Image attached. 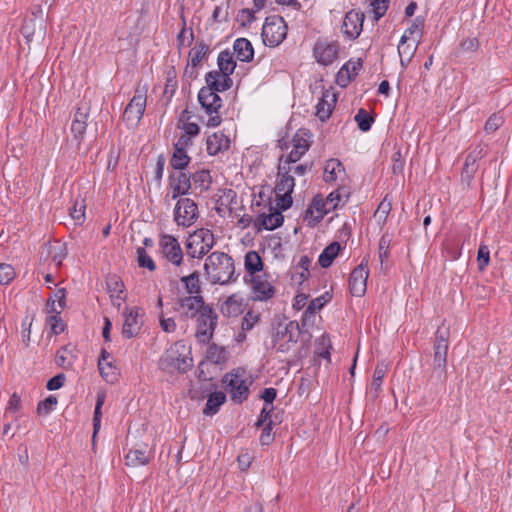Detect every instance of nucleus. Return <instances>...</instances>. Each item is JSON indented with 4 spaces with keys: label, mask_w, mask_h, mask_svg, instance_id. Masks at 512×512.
<instances>
[{
    "label": "nucleus",
    "mask_w": 512,
    "mask_h": 512,
    "mask_svg": "<svg viewBox=\"0 0 512 512\" xmlns=\"http://www.w3.org/2000/svg\"><path fill=\"white\" fill-rule=\"evenodd\" d=\"M204 271L212 285H228L237 279L234 260L224 252L215 251L208 255L205 259Z\"/></svg>",
    "instance_id": "1"
},
{
    "label": "nucleus",
    "mask_w": 512,
    "mask_h": 512,
    "mask_svg": "<svg viewBox=\"0 0 512 512\" xmlns=\"http://www.w3.org/2000/svg\"><path fill=\"white\" fill-rule=\"evenodd\" d=\"M294 186L295 179L291 174L290 166L282 164V158H280L275 184L277 206L280 210L285 211L291 207Z\"/></svg>",
    "instance_id": "2"
},
{
    "label": "nucleus",
    "mask_w": 512,
    "mask_h": 512,
    "mask_svg": "<svg viewBox=\"0 0 512 512\" xmlns=\"http://www.w3.org/2000/svg\"><path fill=\"white\" fill-rule=\"evenodd\" d=\"M448 339L449 331L447 329L438 328L433 345L432 377H435L439 382H445L447 378Z\"/></svg>",
    "instance_id": "3"
},
{
    "label": "nucleus",
    "mask_w": 512,
    "mask_h": 512,
    "mask_svg": "<svg viewBox=\"0 0 512 512\" xmlns=\"http://www.w3.org/2000/svg\"><path fill=\"white\" fill-rule=\"evenodd\" d=\"M300 335L298 322L279 323L272 334L273 348L280 353H288L297 343Z\"/></svg>",
    "instance_id": "4"
},
{
    "label": "nucleus",
    "mask_w": 512,
    "mask_h": 512,
    "mask_svg": "<svg viewBox=\"0 0 512 512\" xmlns=\"http://www.w3.org/2000/svg\"><path fill=\"white\" fill-rule=\"evenodd\" d=\"M21 33L29 44L34 37L43 39L46 34V20L40 4H33L24 19Z\"/></svg>",
    "instance_id": "5"
},
{
    "label": "nucleus",
    "mask_w": 512,
    "mask_h": 512,
    "mask_svg": "<svg viewBox=\"0 0 512 512\" xmlns=\"http://www.w3.org/2000/svg\"><path fill=\"white\" fill-rule=\"evenodd\" d=\"M147 103L146 86H137L133 97L125 107L123 113V121L128 127H136L143 117Z\"/></svg>",
    "instance_id": "6"
},
{
    "label": "nucleus",
    "mask_w": 512,
    "mask_h": 512,
    "mask_svg": "<svg viewBox=\"0 0 512 512\" xmlns=\"http://www.w3.org/2000/svg\"><path fill=\"white\" fill-rule=\"evenodd\" d=\"M288 26L285 20L278 15L269 16L265 19L261 36L268 47H277L286 38Z\"/></svg>",
    "instance_id": "7"
},
{
    "label": "nucleus",
    "mask_w": 512,
    "mask_h": 512,
    "mask_svg": "<svg viewBox=\"0 0 512 512\" xmlns=\"http://www.w3.org/2000/svg\"><path fill=\"white\" fill-rule=\"evenodd\" d=\"M214 234L209 229H198L192 233L186 242V252L191 258L204 257L214 246Z\"/></svg>",
    "instance_id": "8"
},
{
    "label": "nucleus",
    "mask_w": 512,
    "mask_h": 512,
    "mask_svg": "<svg viewBox=\"0 0 512 512\" xmlns=\"http://www.w3.org/2000/svg\"><path fill=\"white\" fill-rule=\"evenodd\" d=\"M225 384L227 391L231 395L232 401L235 403L244 402L249 395V385L246 378V372L243 369L233 370L230 373L224 375L222 379Z\"/></svg>",
    "instance_id": "9"
},
{
    "label": "nucleus",
    "mask_w": 512,
    "mask_h": 512,
    "mask_svg": "<svg viewBox=\"0 0 512 512\" xmlns=\"http://www.w3.org/2000/svg\"><path fill=\"white\" fill-rule=\"evenodd\" d=\"M197 317L196 338L201 343H209L217 327L218 316L214 309L209 305L201 310Z\"/></svg>",
    "instance_id": "10"
},
{
    "label": "nucleus",
    "mask_w": 512,
    "mask_h": 512,
    "mask_svg": "<svg viewBox=\"0 0 512 512\" xmlns=\"http://www.w3.org/2000/svg\"><path fill=\"white\" fill-rule=\"evenodd\" d=\"M199 218L196 202L190 198H179L174 208V221L178 226L190 227Z\"/></svg>",
    "instance_id": "11"
},
{
    "label": "nucleus",
    "mask_w": 512,
    "mask_h": 512,
    "mask_svg": "<svg viewBox=\"0 0 512 512\" xmlns=\"http://www.w3.org/2000/svg\"><path fill=\"white\" fill-rule=\"evenodd\" d=\"M202 295H187L178 297L174 303V310L184 319H192L208 307Z\"/></svg>",
    "instance_id": "12"
},
{
    "label": "nucleus",
    "mask_w": 512,
    "mask_h": 512,
    "mask_svg": "<svg viewBox=\"0 0 512 512\" xmlns=\"http://www.w3.org/2000/svg\"><path fill=\"white\" fill-rule=\"evenodd\" d=\"M159 248L162 256L172 265L179 267L183 263V252L178 240L170 235H161Z\"/></svg>",
    "instance_id": "13"
},
{
    "label": "nucleus",
    "mask_w": 512,
    "mask_h": 512,
    "mask_svg": "<svg viewBox=\"0 0 512 512\" xmlns=\"http://www.w3.org/2000/svg\"><path fill=\"white\" fill-rule=\"evenodd\" d=\"M340 51V45L336 41L318 40L313 48L315 60L323 65L332 64L337 58Z\"/></svg>",
    "instance_id": "14"
},
{
    "label": "nucleus",
    "mask_w": 512,
    "mask_h": 512,
    "mask_svg": "<svg viewBox=\"0 0 512 512\" xmlns=\"http://www.w3.org/2000/svg\"><path fill=\"white\" fill-rule=\"evenodd\" d=\"M368 275V263L363 259L361 263L353 269L349 277V288L353 296L361 297L365 294Z\"/></svg>",
    "instance_id": "15"
},
{
    "label": "nucleus",
    "mask_w": 512,
    "mask_h": 512,
    "mask_svg": "<svg viewBox=\"0 0 512 512\" xmlns=\"http://www.w3.org/2000/svg\"><path fill=\"white\" fill-rule=\"evenodd\" d=\"M191 188V176L184 170H176L169 175V189L171 198L177 199L188 194Z\"/></svg>",
    "instance_id": "16"
},
{
    "label": "nucleus",
    "mask_w": 512,
    "mask_h": 512,
    "mask_svg": "<svg viewBox=\"0 0 512 512\" xmlns=\"http://www.w3.org/2000/svg\"><path fill=\"white\" fill-rule=\"evenodd\" d=\"M293 149L282 159V164L289 165L295 164L301 157L308 151L310 143L308 141V134L305 131L299 130L292 139ZM283 158V156L281 157Z\"/></svg>",
    "instance_id": "17"
},
{
    "label": "nucleus",
    "mask_w": 512,
    "mask_h": 512,
    "mask_svg": "<svg viewBox=\"0 0 512 512\" xmlns=\"http://www.w3.org/2000/svg\"><path fill=\"white\" fill-rule=\"evenodd\" d=\"M141 309L139 307L126 308L123 312L124 323L122 334L124 337L130 339L139 334L142 327V320L140 317Z\"/></svg>",
    "instance_id": "18"
},
{
    "label": "nucleus",
    "mask_w": 512,
    "mask_h": 512,
    "mask_svg": "<svg viewBox=\"0 0 512 512\" xmlns=\"http://www.w3.org/2000/svg\"><path fill=\"white\" fill-rule=\"evenodd\" d=\"M250 281L255 300L267 301L275 295V288L266 274L254 275Z\"/></svg>",
    "instance_id": "19"
},
{
    "label": "nucleus",
    "mask_w": 512,
    "mask_h": 512,
    "mask_svg": "<svg viewBox=\"0 0 512 512\" xmlns=\"http://www.w3.org/2000/svg\"><path fill=\"white\" fill-rule=\"evenodd\" d=\"M363 21V13L355 10L347 12L342 25L343 33L351 39H356L362 31Z\"/></svg>",
    "instance_id": "20"
},
{
    "label": "nucleus",
    "mask_w": 512,
    "mask_h": 512,
    "mask_svg": "<svg viewBox=\"0 0 512 512\" xmlns=\"http://www.w3.org/2000/svg\"><path fill=\"white\" fill-rule=\"evenodd\" d=\"M237 204V193L232 189L220 190L216 200L215 210L218 215L225 217L231 216Z\"/></svg>",
    "instance_id": "21"
},
{
    "label": "nucleus",
    "mask_w": 512,
    "mask_h": 512,
    "mask_svg": "<svg viewBox=\"0 0 512 512\" xmlns=\"http://www.w3.org/2000/svg\"><path fill=\"white\" fill-rule=\"evenodd\" d=\"M198 101L207 114L218 112L222 106L220 96L212 88L205 86L198 93Z\"/></svg>",
    "instance_id": "22"
},
{
    "label": "nucleus",
    "mask_w": 512,
    "mask_h": 512,
    "mask_svg": "<svg viewBox=\"0 0 512 512\" xmlns=\"http://www.w3.org/2000/svg\"><path fill=\"white\" fill-rule=\"evenodd\" d=\"M313 207L317 211V215L314 216V211L311 208H308L305 212V220H308L311 225L315 224V222H319L323 219V217L330 213L331 211L338 208V202L335 204L332 203V198H326L325 201L314 199Z\"/></svg>",
    "instance_id": "23"
},
{
    "label": "nucleus",
    "mask_w": 512,
    "mask_h": 512,
    "mask_svg": "<svg viewBox=\"0 0 512 512\" xmlns=\"http://www.w3.org/2000/svg\"><path fill=\"white\" fill-rule=\"evenodd\" d=\"M230 147V139L223 132H215L207 137L206 149L209 155H217Z\"/></svg>",
    "instance_id": "24"
},
{
    "label": "nucleus",
    "mask_w": 512,
    "mask_h": 512,
    "mask_svg": "<svg viewBox=\"0 0 512 512\" xmlns=\"http://www.w3.org/2000/svg\"><path fill=\"white\" fill-rule=\"evenodd\" d=\"M244 311V299L238 294L229 296L220 306V312L225 317H237Z\"/></svg>",
    "instance_id": "25"
},
{
    "label": "nucleus",
    "mask_w": 512,
    "mask_h": 512,
    "mask_svg": "<svg viewBox=\"0 0 512 512\" xmlns=\"http://www.w3.org/2000/svg\"><path fill=\"white\" fill-rule=\"evenodd\" d=\"M153 458V453L147 450V446L131 449L125 455V464L131 467L146 465Z\"/></svg>",
    "instance_id": "26"
},
{
    "label": "nucleus",
    "mask_w": 512,
    "mask_h": 512,
    "mask_svg": "<svg viewBox=\"0 0 512 512\" xmlns=\"http://www.w3.org/2000/svg\"><path fill=\"white\" fill-rule=\"evenodd\" d=\"M205 80L207 86L216 92L228 90L232 85L230 76H225L223 73H220L217 70L208 72L205 76Z\"/></svg>",
    "instance_id": "27"
},
{
    "label": "nucleus",
    "mask_w": 512,
    "mask_h": 512,
    "mask_svg": "<svg viewBox=\"0 0 512 512\" xmlns=\"http://www.w3.org/2000/svg\"><path fill=\"white\" fill-rule=\"evenodd\" d=\"M345 168L338 159H329L324 166L323 179L327 183L336 182L345 176Z\"/></svg>",
    "instance_id": "28"
},
{
    "label": "nucleus",
    "mask_w": 512,
    "mask_h": 512,
    "mask_svg": "<svg viewBox=\"0 0 512 512\" xmlns=\"http://www.w3.org/2000/svg\"><path fill=\"white\" fill-rule=\"evenodd\" d=\"M106 285L107 292L110 295L113 305L120 307L121 303L125 299L123 282L118 277L112 276L107 279Z\"/></svg>",
    "instance_id": "29"
},
{
    "label": "nucleus",
    "mask_w": 512,
    "mask_h": 512,
    "mask_svg": "<svg viewBox=\"0 0 512 512\" xmlns=\"http://www.w3.org/2000/svg\"><path fill=\"white\" fill-rule=\"evenodd\" d=\"M234 53L238 60L249 62L253 59L254 49L251 42L246 38H238L233 45Z\"/></svg>",
    "instance_id": "30"
},
{
    "label": "nucleus",
    "mask_w": 512,
    "mask_h": 512,
    "mask_svg": "<svg viewBox=\"0 0 512 512\" xmlns=\"http://www.w3.org/2000/svg\"><path fill=\"white\" fill-rule=\"evenodd\" d=\"M180 281L189 295H201L202 283L198 271H193L188 275L181 276Z\"/></svg>",
    "instance_id": "31"
},
{
    "label": "nucleus",
    "mask_w": 512,
    "mask_h": 512,
    "mask_svg": "<svg viewBox=\"0 0 512 512\" xmlns=\"http://www.w3.org/2000/svg\"><path fill=\"white\" fill-rule=\"evenodd\" d=\"M336 102L334 94H324L316 105V115L321 121L327 120L331 113L333 104Z\"/></svg>",
    "instance_id": "32"
},
{
    "label": "nucleus",
    "mask_w": 512,
    "mask_h": 512,
    "mask_svg": "<svg viewBox=\"0 0 512 512\" xmlns=\"http://www.w3.org/2000/svg\"><path fill=\"white\" fill-rule=\"evenodd\" d=\"M406 42L407 35L406 33H404L398 45V54L400 57L401 66L403 68H406L408 66L417 48L416 45L406 44Z\"/></svg>",
    "instance_id": "33"
},
{
    "label": "nucleus",
    "mask_w": 512,
    "mask_h": 512,
    "mask_svg": "<svg viewBox=\"0 0 512 512\" xmlns=\"http://www.w3.org/2000/svg\"><path fill=\"white\" fill-rule=\"evenodd\" d=\"M341 250V245L338 242L329 244L320 254L318 262L323 268H328L332 265L334 259L337 257Z\"/></svg>",
    "instance_id": "34"
},
{
    "label": "nucleus",
    "mask_w": 512,
    "mask_h": 512,
    "mask_svg": "<svg viewBox=\"0 0 512 512\" xmlns=\"http://www.w3.org/2000/svg\"><path fill=\"white\" fill-rule=\"evenodd\" d=\"M244 266L252 277L263 270V261L256 251H248L244 258Z\"/></svg>",
    "instance_id": "35"
},
{
    "label": "nucleus",
    "mask_w": 512,
    "mask_h": 512,
    "mask_svg": "<svg viewBox=\"0 0 512 512\" xmlns=\"http://www.w3.org/2000/svg\"><path fill=\"white\" fill-rule=\"evenodd\" d=\"M217 63L219 67L218 72L223 73L225 76H230L236 67V62L234 61L232 53L229 50H224L219 53Z\"/></svg>",
    "instance_id": "36"
},
{
    "label": "nucleus",
    "mask_w": 512,
    "mask_h": 512,
    "mask_svg": "<svg viewBox=\"0 0 512 512\" xmlns=\"http://www.w3.org/2000/svg\"><path fill=\"white\" fill-rule=\"evenodd\" d=\"M226 401V395L221 391L213 392L209 395L206 406L203 410L205 415H214L218 412L220 406Z\"/></svg>",
    "instance_id": "37"
},
{
    "label": "nucleus",
    "mask_w": 512,
    "mask_h": 512,
    "mask_svg": "<svg viewBox=\"0 0 512 512\" xmlns=\"http://www.w3.org/2000/svg\"><path fill=\"white\" fill-rule=\"evenodd\" d=\"M284 217L280 211H273L260 216V222L265 230H274L282 225Z\"/></svg>",
    "instance_id": "38"
},
{
    "label": "nucleus",
    "mask_w": 512,
    "mask_h": 512,
    "mask_svg": "<svg viewBox=\"0 0 512 512\" xmlns=\"http://www.w3.org/2000/svg\"><path fill=\"white\" fill-rule=\"evenodd\" d=\"M191 158L187 151L174 146V152L170 159V164L174 170H184L190 163Z\"/></svg>",
    "instance_id": "39"
},
{
    "label": "nucleus",
    "mask_w": 512,
    "mask_h": 512,
    "mask_svg": "<svg viewBox=\"0 0 512 512\" xmlns=\"http://www.w3.org/2000/svg\"><path fill=\"white\" fill-rule=\"evenodd\" d=\"M48 255L55 263V265L59 267L62 264V261L67 256V249L65 244L56 241L53 244L49 245Z\"/></svg>",
    "instance_id": "40"
},
{
    "label": "nucleus",
    "mask_w": 512,
    "mask_h": 512,
    "mask_svg": "<svg viewBox=\"0 0 512 512\" xmlns=\"http://www.w3.org/2000/svg\"><path fill=\"white\" fill-rule=\"evenodd\" d=\"M208 52V46L204 42H197L189 51L188 58L192 67H197Z\"/></svg>",
    "instance_id": "41"
},
{
    "label": "nucleus",
    "mask_w": 512,
    "mask_h": 512,
    "mask_svg": "<svg viewBox=\"0 0 512 512\" xmlns=\"http://www.w3.org/2000/svg\"><path fill=\"white\" fill-rule=\"evenodd\" d=\"M387 370L388 367L384 363H378L375 367L371 382V389L374 390L375 396H377L381 390L382 381L387 373Z\"/></svg>",
    "instance_id": "42"
},
{
    "label": "nucleus",
    "mask_w": 512,
    "mask_h": 512,
    "mask_svg": "<svg viewBox=\"0 0 512 512\" xmlns=\"http://www.w3.org/2000/svg\"><path fill=\"white\" fill-rule=\"evenodd\" d=\"M191 181L196 187H199L201 191H206L211 185L212 178L208 170H200L193 173Z\"/></svg>",
    "instance_id": "43"
},
{
    "label": "nucleus",
    "mask_w": 512,
    "mask_h": 512,
    "mask_svg": "<svg viewBox=\"0 0 512 512\" xmlns=\"http://www.w3.org/2000/svg\"><path fill=\"white\" fill-rule=\"evenodd\" d=\"M207 358L215 364L224 363L227 359L226 350L216 344H211L207 350Z\"/></svg>",
    "instance_id": "44"
},
{
    "label": "nucleus",
    "mask_w": 512,
    "mask_h": 512,
    "mask_svg": "<svg viewBox=\"0 0 512 512\" xmlns=\"http://www.w3.org/2000/svg\"><path fill=\"white\" fill-rule=\"evenodd\" d=\"M188 111L184 110L181 114V117L179 119V123L183 122L182 126L179 125V127L184 131L185 135L195 137L199 134V126L194 122H189L190 117L187 116Z\"/></svg>",
    "instance_id": "45"
},
{
    "label": "nucleus",
    "mask_w": 512,
    "mask_h": 512,
    "mask_svg": "<svg viewBox=\"0 0 512 512\" xmlns=\"http://www.w3.org/2000/svg\"><path fill=\"white\" fill-rule=\"evenodd\" d=\"M354 120L356 121L358 128L363 132L370 130L371 125L374 122L373 117L363 108L358 110Z\"/></svg>",
    "instance_id": "46"
},
{
    "label": "nucleus",
    "mask_w": 512,
    "mask_h": 512,
    "mask_svg": "<svg viewBox=\"0 0 512 512\" xmlns=\"http://www.w3.org/2000/svg\"><path fill=\"white\" fill-rule=\"evenodd\" d=\"M136 254L137 263L140 267L147 268L149 271H154L156 269L154 260L147 254L144 247H138Z\"/></svg>",
    "instance_id": "47"
},
{
    "label": "nucleus",
    "mask_w": 512,
    "mask_h": 512,
    "mask_svg": "<svg viewBox=\"0 0 512 512\" xmlns=\"http://www.w3.org/2000/svg\"><path fill=\"white\" fill-rule=\"evenodd\" d=\"M330 339L326 335L321 336L316 342V354L324 359H330Z\"/></svg>",
    "instance_id": "48"
},
{
    "label": "nucleus",
    "mask_w": 512,
    "mask_h": 512,
    "mask_svg": "<svg viewBox=\"0 0 512 512\" xmlns=\"http://www.w3.org/2000/svg\"><path fill=\"white\" fill-rule=\"evenodd\" d=\"M70 216L77 223L81 224L85 220V204L84 200L76 201L72 208H70Z\"/></svg>",
    "instance_id": "49"
},
{
    "label": "nucleus",
    "mask_w": 512,
    "mask_h": 512,
    "mask_svg": "<svg viewBox=\"0 0 512 512\" xmlns=\"http://www.w3.org/2000/svg\"><path fill=\"white\" fill-rule=\"evenodd\" d=\"M260 10H255V7L253 6L252 9L249 8H243L238 12V21L240 22L241 26H249L252 22L255 21V13L259 12Z\"/></svg>",
    "instance_id": "50"
},
{
    "label": "nucleus",
    "mask_w": 512,
    "mask_h": 512,
    "mask_svg": "<svg viewBox=\"0 0 512 512\" xmlns=\"http://www.w3.org/2000/svg\"><path fill=\"white\" fill-rule=\"evenodd\" d=\"M106 351L102 352L101 358L98 362V368L100 371V374L103 378H105L107 381L112 380L114 376V368L110 363H107L106 366L104 365V361L106 360Z\"/></svg>",
    "instance_id": "51"
},
{
    "label": "nucleus",
    "mask_w": 512,
    "mask_h": 512,
    "mask_svg": "<svg viewBox=\"0 0 512 512\" xmlns=\"http://www.w3.org/2000/svg\"><path fill=\"white\" fill-rule=\"evenodd\" d=\"M503 123V117L497 113H494L486 121L484 130L487 134L494 133L500 126H502Z\"/></svg>",
    "instance_id": "52"
},
{
    "label": "nucleus",
    "mask_w": 512,
    "mask_h": 512,
    "mask_svg": "<svg viewBox=\"0 0 512 512\" xmlns=\"http://www.w3.org/2000/svg\"><path fill=\"white\" fill-rule=\"evenodd\" d=\"M490 251L486 245H480L477 253V263L479 270L483 271L489 264Z\"/></svg>",
    "instance_id": "53"
},
{
    "label": "nucleus",
    "mask_w": 512,
    "mask_h": 512,
    "mask_svg": "<svg viewBox=\"0 0 512 512\" xmlns=\"http://www.w3.org/2000/svg\"><path fill=\"white\" fill-rule=\"evenodd\" d=\"M348 197L349 193L345 187L337 188L327 196V198H332V203L338 202V207L343 206L347 202Z\"/></svg>",
    "instance_id": "54"
},
{
    "label": "nucleus",
    "mask_w": 512,
    "mask_h": 512,
    "mask_svg": "<svg viewBox=\"0 0 512 512\" xmlns=\"http://www.w3.org/2000/svg\"><path fill=\"white\" fill-rule=\"evenodd\" d=\"M15 277L14 268L9 264H0V284H9Z\"/></svg>",
    "instance_id": "55"
},
{
    "label": "nucleus",
    "mask_w": 512,
    "mask_h": 512,
    "mask_svg": "<svg viewBox=\"0 0 512 512\" xmlns=\"http://www.w3.org/2000/svg\"><path fill=\"white\" fill-rule=\"evenodd\" d=\"M87 122H81L79 120H73L71 124V132L74 136V139L78 144L81 143L83 136L86 132Z\"/></svg>",
    "instance_id": "56"
},
{
    "label": "nucleus",
    "mask_w": 512,
    "mask_h": 512,
    "mask_svg": "<svg viewBox=\"0 0 512 512\" xmlns=\"http://www.w3.org/2000/svg\"><path fill=\"white\" fill-rule=\"evenodd\" d=\"M57 404V398L55 396H48L45 400L40 401L37 406V412L39 414L50 413Z\"/></svg>",
    "instance_id": "57"
},
{
    "label": "nucleus",
    "mask_w": 512,
    "mask_h": 512,
    "mask_svg": "<svg viewBox=\"0 0 512 512\" xmlns=\"http://www.w3.org/2000/svg\"><path fill=\"white\" fill-rule=\"evenodd\" d=\"M90 112V105L88 102L81 101L75 111L73 120L87 122Z\"/></svg>",
    "instance_id": "58"
},
{
    "label": "nucleus",
    "mask_w": 512,
    "mask_h": 512,
    "mask_svg": "<svg viewBox=\"0 0 512 512\" xmlns=\"http://www.w3.org/2000/svg\"><path fill=\"white\" fill-rule=\"evenodd\" d=\"M59 315L60 314L50 315L47 318V323L50 326L51 332L55 335H58L61 332H63L65 327Z\"/></svg>",
    "instance_id": "59"
},
{
    "label": "nucleus",
    "mask_w": 512,
    "mask_h": 512,
    "mask_svg": "<svg viewBox=\"0 0 512 512\" xmlns=\"http://www.w3.org/2000/svg\"><path fill=\"white\" fill-rule=\"evenodd\" d=\"M273 410H274V406L264 405L260 412L259 418L256 422V426L260 427V426L268 424L270 421H274L272 418Z\"/></svg>",
    "instance_id": "60"
},
{
    "label": "nucleus",
    "mask_w": 512,
    "mask_h": 512,
    "mask_svg": "<svg viewBox=\"0 0 512 512\" xmlns=\"http://www.w3.org/2000/svg\"><path fill=\"white\" fill-rule=\"evenodd\" d=\"M391 243V237L388 234L382 235L379 240V258L380 261L383 262L385 258L389 255V246Z\"/></svg>",
    "instance_id": "61"
},
{
    "label": "nucleus",
    "mask_w": 512,
    "mask_h": 512,
    "mask_svg": "<svg viewBox=\"0 0 512 512\" xmlns=\"http://www.w3.org/2000/svg\"><path fill=\"white\" fill-rule=\"evenodd\" d=\"M259 314L254 313L253 311H248L242 319V330L249 331L251 330L255 324L259 321Z\"/></svg>",
    "instance_id": "62"
},
{
    "label": "nucleus",
    "mask_w": 512,
    "mask_h": 512,
    "mask_svg": "<svg viewBox=\"0 0 512 512\" xmlns=\"http://www.w3.org/2000/svg\"><path fill=\"white\" fill-rule=\"evenodd\" d=\"M373 13L376 20H379L388 9V0H373L371 2Z\"/></svg>",
    "instance_id": "63"
},
{
    "label": "nucleus",
    "mask_w": 512,
    "mask_h": 512,
    "mask_svg": "<svg viewBox=\"0 0 512 512\" xmlns=\"http://www.w3.org/2000/svg\"><path fill=\"white\" fill-rule=\"evenodd\" d=\"M342 67L345 71L348 72V74H350L351 78L354 79L358 75L360 69L362 68V61L360 58L356 60L351 59L348 62H346Z\"/></svg>",
    "instance_id": "64"
}]
</instances>
